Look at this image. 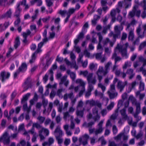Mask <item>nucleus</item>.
Masks as SVG:
<instances>
[{
	"instance_id": "1",
	"label": "nucleus",
	"mask_w": 146,
	"mask_h": 146,
	"mask_svg": "<svg viewBox=\"0 0 146 146\" xmlns=\"http://www.w3.org/2000/svg\"><path fill=\"white\" fill-rule=\"evenodd\" d=\"M119 28L117 26H115L114 27L115 33H114L113 32H111L109 34L110 37L113 36V40L115 42L116 39L120 38V36L121 32L119 30Z\"/></svg>"
},
{
	"instance_id": "2",
	"label": "nucleus",
	"mask_w": 146,
	"mask_h": 146,
	"mask_svg": "<svg viewBox=\"0 0 146 146\" xmlns=\"http://www.w3.org/2000/svg\"><path fill=\"white\" fill-rule=\"evenodd\" d=\"M32 80L30 77H28L23 84V87L25 89L23 91L25 92L29 88H31L32 86Z\"/></svg>"
},
{
	"instance_id": "3",
	"label": "nucleus",
	"mask_w": 146,
	"mask_h": 146,
	"mask_svg": "<svg viewBox=\"0 0 146 146\" xmlns=\"http://www.w3.org/2000/svg\"><path fill=\"white\" fill-rule=\"evenodd\" d=\"M76 83L80 84V87H81V90L80 91L79 93V97H80L85 91V84L84 82L80 79H77L76 80Z\"/></svg>"
},
{
	"instance_id": "4",
	"label": "nucleus",
	"mask_w": 146,
	"mask_h": 146,
	"mask_svg": "<svg viewBox=\"0 0 146 146\" xmlns=\"http://www.w3.org/2000/svg\"><path fill=\"white\" fill-rule=\"evenodd\" d=\"M116 48L117 49L119 52L121 53V56L123 57H125L126 58H128L126 47L122 48V46L118 45L116 47Z\"/></svg>"
},
{
	"instance_id": "5",
	"label": "nucleus",
	"mask_w": 146,
	"mask_h": 146,
	"mask_svg": "<svg viewBox=\"0 0 146 146\" xmlns=\"http://www.w3.org/2000/svg\"><path fill=\"white\" fill-rule=\"evenodd\" d=\"M0 77L1 78V81L3 82L5 81L8 79L10 76V73L9 72H7L5 71L1 72L0 74Z\"/></svg>"
},
{
	"instance_id": "6",
	"label": "nucleus",
	"mask_w": 146,
	"mask_h": 146,
	"mask_svg": "<svg viewBox=\"0 0 146 146\" xmlns=\"http://www.w3.org/2000/svg\"><path fill=\"white\" fill-rule=\"evenodd\" d=\"M89 138V136L88 135L85 134L82 137L79 138V141L80 143H81L83 140V141L82 142V143L83 145L85 146L88 144V141Z\"/></svg>"
},
{
	"instance_id": "7",
	"label": "nucleus",
	"mask_w": 146,
	"mask_h": 146,
	"mask_svg": "<svg viewBox=\"0 0 146 146\" xmlns=\"http://www.w3.org/2000/svg\"><path fill=\"white\" fill-rule=\"evenodd\" d=\"M54 133L56 137H62L63 135L62 131L60 129V127L59 125L57 126Z\"/></svg>"
},
{
	"instance_id": "8",
	"label": "nucleus",
	"mask_w": 146,
	"mask_h": 146,
	"mask_svg": "<svg viewBox=\"0 0 146 146\" xmlns=\"http://www.w3.org/2000/svg\"><path fill=\"white\" fill-rule=\"evenodd\" d=\"M127 81L123 82L121 81H119L118 82L117 87L119 90L120 92H121L123 90L125 86L127 85Z\"/></svg>"
},
{
	"instance_id": "9",
	"label": "nucleus",
	"mask_w": 146,
	"mask_h": 146,
	"mask_svg": "<svg viewBox=\"0 0 146 146\" xmlns=\"http://www.w3.org/2000/svg\"><path fill=\"white\" fill-rule=\"evenodd\" d=\"M15 0H10L8 2L7 0H0V5L5 6L7 5H9L13 4Z\"/></svg>"
},
{
	"instance_id": "10",
	"label": "nucleus",
	"mask_w": 146,
	"mask_h": 146,
	"mask_svg": "<svg viewBox=\"0 0 146 146\" xmlns=\"http://www.w3.org/2000/svg\"><path fill=\"white\" fill-rule=\"evenodd\" d=\"M135 105L136 107L135 112L133 114V116L135 118H137L138 115L141 112L140 105L139 103L136 102Z\"/></svg>"
},
{
	"instance_id": "11",
	"label": "nucleus",
	"mask_w": 146,
	"mask_h": 146,
	"mask_svg": "<svg viewBox=\"0 0 146 146\" xmlns=\"http://www.w3.org/2000/svg\"><path fill=\"white\" fill-rule=\"evenodd\" d=\"M12 12L11 9H9L5 13H4L0 17L1 19H3L5 18H10L11 17Z\"/></svg>"
},
{
	"instance_id": "12",
	"label": "nucleus",
	"mask_w": 146,
	"mask_h": 146,
	"mask_svg": "<svg viewBox=\"0 0 146 146\" xmlns=\"http://www.w3.org/2000/svg\"><path fill=\"white\" fill-rule=\"evenodd\" d=\"M20 4H17V7L15 12V16L17 17H19L20 13L22 9L20 7Z\"/></svg>"
},
{
	"instance_id": "13",
	"label": "nucleus",
	"mask_w": 146,
	"mask_h": 146,
	"mask_svg": "<svg viewBox=\"0 0 146 146\" xmlns=\"http://www.w3.org/2000/svg\"><path fill=\"white\" fill-rule=\"evenodd\" d=\"M126 109L125 108H123L120 111L122 119L125 120H126L128 118V116L126 113Z\"/></svg>"
},
{
	"instance_id": "14",
	"label": "nucleus",
	"mask_w": 146,
	"mask_h": 146,
	"mask_svg": "<svg viewBox=\"0 0 146 146\" xmlns=\"http://www.w3.org/2000/svg\"><path fill=\"white\" fill-rule=\"evenodd\" d=\"M27 68V66L26 63H23L21 66L19 67L18 70L20 72H24L26 70Z\"/></svg>"
},
{
	"instance_id": "15",
	"label": "nucleus",
	"mask_w": 146,
	"mask_h": 146,
	"mask_svg": "<svg viewBox=\"0 0 146 146\" xmlns=\"http://www.w3.org/2000/svg\"><path fill=\"white\" fill-rule=\"evenodd\" d=\"M133 70L131 68H130L127 70L126 73L130 75L129 77V79H132L135 76V74L133 73Z\"/></svg>"
},
{
	"instance_id": "16",
	"label": "nucleus",
	"mask_w": 146,
	"mask_h": 146,
	"mask_svg": "<svg viewBox=\"0 0 146 146\" xmlns=\"http://www.w3.org/2000/svg\"><path fill=\"white\" fill-rule=\"evenodd\" d=\"M30 95L31 94L30 93H27L23 96L21 101V104H23L24 103L27 102V101Z\"/></svg>"
},
{
	"instance_id": "17",
	"label": "nucleus",
	"mask_w": 146,
	"mask_h": 146,
	"mask_svg": "<svg viewBox=\"0 0 146 146\" xmlns=\"http://www.w3.org/2000/svg\"><path fill=\"white\" fill-rule=\"evenodd\" d=\"M116 10L115 9L112 10L110 12V15L112 17L111 21L113 22H114L116 20Z\"/></svg>"
},
{
	"instance_id": "18",
	"label": "nucleus",
	"mask_w": 146,
	"mask_h": 146,
	"mask_svg": "<svg viewBox=\"0 0 146 146\" xmlns=\"http://www.w3.org/2000/svg\"><path fill=\"white\" fill-rule=\"evenodd\" d=\"M38 99V96L36 93H34V96L33 98L30 101V104L31 105H33L34 104L35 102H36Z\"/></svg>"
},
{
	"instance_id": "19",
	"label": "nucleus",
	"mask_w": 146,
	"mask_h": 146,
	"mask_svg": "<svg viewBox=\"0 0 146 146\" xmlns=\"http://www.w3.org/2000/svg\"><path fill=\"white\" fill-rule=\"evenodd\" d=\"M66 73L70 75V77L73 81H74L76 78V74L72 72H71L70 70H67L66 71Z\"/></svg>"
},
{
	"instance_id": "20",
	"label": "nucleus",
	"mask_w": 146,
	"mask_h": 146,
	"mask_svg": "<svg viewBox=\"0 0 146 146\" xmlns=\"http://www.w3.org/2000/svg\"><path fill=\"white\" fill-rule=\"evenodd\" d=\"M39 52H37L36 50L32 54V58L31 59L29 60V62L30 63H33L35 60V59L36 56V55Z\"/></svg>"
},
{
	"instance_id": "21",
	"label": "nucleus",
	"mask_w": 146,
	"mask_h": 146,
	"mask_svg": "<svg viewBox=\"0 0 146 146\" xmlns=\"http://www.w3.org/2000/svg\"><path fill=\"white\" fill-rule=\"evenodd\" d=\"M108 94L110 99H114L117 95V93L116 92H111L110 91L108 92Z\"/></svg>"
},
{
	"instance_id": "22",
	"label": "nucleus",
	"mask_w": 146,
	"mask_h": 146,
	"mask_svg": "<svg viewBox=\"0 0 146 146\" xmlns=\"http://www.w3.org/2000/svg\"><path fill=\"white\" fill-rule=\"evenodd\" d=\"M111 64V62L109 61L108 62L105 66V69L104 73V75L106 74L108 72V71L109 70L110 66Z\"/></svg>"
},
{
	"instance_id": "23",
	"label": "nucleus",
	"mask_w": 146,
	"mask_h": 146,
	"mask_svg": "<svg viewBox=\"0 0 146 146\" xmlns=\"http://www.w3.org/2000/svg\"><path fill=\"white\" fill-rule=\"evenodd\" d=\"M20 42L19 40V38L17 37L15 39V42L14 47L15 49H16L20 45Z\"/></svg>"
},
{
	"instance_id": "24",
	"label": "nucleus",
	"mask_w": 146,
	"mask_h": 146,
	"mask_svg": "<svg viewBox=\"0 0 146 146\" xmlns=\"http://www.w3.org/2000/svg\"><path fill=\"white\" fill-rule=\"evenodd\" d=\"M134 38V35L133 31L131 29L129 33L128 38L129 40L133 41Z\"/></svg>"
},
{
	"instance_id": "25",
	"label": "nucleus",
	"mask_w": 146,
	"mask_h": 146,
	"mask_svg": "<svg viewBox=\"0 0 146 146\" xmlns=\"http://www.w3.org/2000/svg\"><path fill=\"white\" fill-rule=\"evenodd\" d=\"M139 61L143 63V67L146 65V59L144 58L142 56H141L139 58Z\"/></svg>"
},
{
	"instance_id": "26",
	"label": "nucleus",
	"mask_w": 146,
	"mask_h": 146,
	"mask_svg": "<svg viewBox=\"0 0 146 146\" xmlns=\"http://www.w3.org/2000/svg\"><path fill=\"white\" fill-rule=\"evenodd\" d=\"M136 11V6H134L133 7V9L132 11H130L129 13V16L131 17H134L135 15V13Z\"/></svg>"
},
{
	"instance_id": "27",
	"label": "nucleus",
	"mask_w": 146,
	"mask_h": 146,
	"mask_svg": "<svg viewBox=\"0 0 146 146\" xmlns=\"http://www.w3.org/2000/svg\"><path fill=\"white\" fill-rule=\"evenodd\" d=\"M44 44V43L42 42H41L39 43L38 45V48L36 50L37 52H40L42 51V50L41 49V48L42 46Z\"/></svg>"
},
{
	"instance_id": "28",
	"label": "nucleus",
	"mask_w": 146,
	"mask_h": 146,
	"mask_svg": "<svg viewBox=\"0 0 146 146\" xmlns=\"http://www.w3.org/2000/svg\"><path fill=\"white\" fill-rule=\"evenodd\" d=\"M131 0H124V2L126 6L125 7V9H127L130 7L131 5V3L130 2Z\"/></svg>"
},
{
	"instance_id": "29",
	"label": "nucleus",
	"mask_w": 146,
	"mask_h": 146,
	"mask_svg": "<svg viewBox=\"0 0 146 146\" xmlns=\"http://www.w3.org/2000/svg\"><path fill=\"white\" fill-rule=\"evenodd\" d=\"M110 27L111 25L110 24H108L107 25H105V26H104V29L102 31V33L105 34H106L107 31L110 29Z\"/></svg>"
},
{
	"instance_id": "30",
	"label": "nucleus",
	"mask_w": 146,
	"mask_h": 146,
	"mask_svg": "<svg viewBox=\"0 0 146 146\" xmlns=\"http://www.w3.org/2000/svg\"><path fill=\"white\" fill-rule=\"evenodd\" d=\"M76 114L77 116L80 117H82L84 115V111L77 110L76 111Z\"/></svg>"
},
{
	"instance_id": "31",
	"label": "nucleus",
	"mask_w": 146,
	"mask_h": 146,
	"mask_svg": "<svg viewBox=\"0 0 146 146\" xmlns=\"http://www.w3.org/2000/svg\"><path fill=\"white\" fill-rule=\"evenodd\" d=\"M123 105V101L122 100H119L117 104V109L115 110V112L116 113H117L118 112V110L120 108V107Z\"/></svg>"
},
{
	"instance_id": "32",
	"label": "nucleus",
	"mask_w": 146,
	"mask_h": 146,
	"mask_svg": "<svg viewBox=\"0 0 146 146\" xmlns=\"http://www.w3.org/2000/svg\"><path fill=\"white\" fill-rule=\"evenodd\" d=\"M121 144V143L116 144L114 141H109L108 146H119Z\"/></svg>"
},
{
	"instance_id": "33",
	"label": "nucleus",
	"mask_w": 146,
	"mask_h": 146,
	"mask_svg": "<svg viewBox=\"0 0 146 146\" xmlns=\"http://www.w3.org/2000/svg\"><path fill=\"white\" fill-rule=\"evenodd\" d=\"M54 58V57H52L49 59H47L46 61V65L48 66L49 65Z\"/></svg>"
},
{
	"instance_id": "34",
	"label": "nucleus",
	"mask_w": 146,
	"mask_h": 146,
	"mask_svg": "<svg viewBox=\"0 0 146 146\" xmlns=\"http://www.w3.org/2000/svg\"><path fill=\"white\" fill-rule=\"evenodd\" d=\"M146 46V41H145L141 43L139 47V50H140Z\"/></svg>"
},
{
	"instance_id": "35",
	"label": "nucleus",
	"mask_w": 146,
	"mask_h": 146,
	"mask_svg": "<svg viewBox=\"0 0 146 146\" xmlns=\"http://www.w3.org/2000/svg\"><path fill=\"white\" fill-rule=\"evenodd\" d=\"M32 127L34 128L35 127H36L37 129H39L42 128V126L39 124L38 123H33V125Z\"/></svg>"
},
{
	"instance_id": "36",
	"label": "nucleus",
	"mask_w": 146,
	"mask_h": 146,
	"mask_svg": "<svg viewBox=\"0 0 146 146\" xmlns=\"http://www.w3.org/2000/svg\"><path fill=\"white\" fill-rule=\"evenodd\" d=\"M94 94L96 96H99L101 98L103 97V94L100 92H98L97 90L95 91Z\"/></svg>"
},
{
	"instance_id": "37",
	"label": "nucleus",
	"mask_w": 146,
	"mask_h": 146,
	"mask_svg": "<svg viewBox=\"0 0 146 146\" xmlns=\"http://www.w3.org/2000/svg\"><path fill=\"white\" fill-rule=\"evenodd\" d=\"M123 134V133H120L114 137L116 141L120 140Z\"/></svg>"
},
{
	"instance_id": "38",
	"label": "nucleus",
	"mask_w": 146,
	"mask_h": 146,
	"mask_svg": "<svg viewBox=\"0 0 146 146\" xmlns=\"http://www.w3.org/2000/svg\"><path fill=\"white\" fill-rule=\"evenodd\" d=\"M76 10V9H74V8H70L68 11V12L66 14L68 15H70V16L71 15L73 14Z\"/></svg>"
},
{
	"instance_id": "39",
	"label": "nucleus",
	"mask_w": 146,
	"mask_h": 146,
	"mask_svg": "<svg viewBox=\"0 0 146 146\" xmlns=\"http://www.w3.org/2000/svg\"><path fill=\"white\" fill-rule=\"evenodd\" d=\"M144 84L143 82H140L139 86V89L140 91L143 90L144 89Z\"/></svg>"
},
{
	"instance_id": "40",
	"label": "nucleus",
	"mask_w": 146,
	"mask_h": 146,
	"mask_svg": "<svg viewBox=\"0 0 146 146\" xmlns=\"http://www.w3.org/2000/svg\"><path fill=\"white\" fill-rule=\"evenodd\" d=\"M56 94V93L55 91L52 90L51 91L50 95V97L51 99H53L55 96Z\"/></svg>"
},
{
	"instance_id": "41",
	"label": "nucleus",
	"mask_w": 146,
	"mask_h": 146,
	"mask_svg": "<svg viewBox=\"0 0 146 146\" xmlns=\"http://www.w3.org/2000/svg\"><path fill=\"white\" fill-rule=\"evenodd\" d=\"M37 119L41 123H43L45 119V118L44 117L41 116H38Z\"/></svg>"
},
{
	"instance_id": "42",
	"label": "nucleus",
	"mask_w": 146,
	"mask_h": 146,
	"mask_svg": "<svg viewBox=\"0 0 146 146\" xmlns=\"http://www.w3.org/2000/svg\"><path fill=\"white\" fill-rule=\"evenodd\" d=\"M139 38H137L133 42V44L134 46L138 45L139 43Z\"/></svg>"
},
{
	"instance_id": "43",
	"label": "nucleus",
	"mask_w": 146,
	"mask_h": 146,
	"mask_svg": "<svg viewBox=\"0 0 146 146\" xmlns=\"http://www.w3.org/2000/svg\"><path fill=\"white\" fill-rule=\"evenodd\" d=\"M8 133L7 132H5L3 135L0 138V141L3 139H6L7 137Z\"/></svg>"
},
{
	"instance_id": "44",
	"label": "nucleus",
	"mask_w": 146,
	"mask_h": 146,
	"mask_svg": "<svg viewBox=\"0 0 146 146\" xmlns=\"http://www.w3.org/2000/svg\"><path fill=\"white\" fill-rule=\"evenodd\" d=\"M135 20H133L130 23H129L127 25V29H129L131 25H134L135 24Z\"/></svg>"
},
{
	"instance_id": "45",
	"label": "nucleus",
	"mask_w": 146,
	"mask_h": 146,
	"mask_svg": "<svg viewBox=\"0 0 146 146\" xmlns=\"http://www.w3.org/2000/svg\"><path fill=\"white\" fill-rule=\"evenodd\" d=\"M67 11L66 10H60L59 12V13L62 16L65 17L64 15L67 13Z\"/></svg>"
},
{
	"instance_id": "46",
	"label": "nucleus",
	"mask_w": 146,
	"mask_h": 146,
	"mask_svg": "<svg viewBox=\"0 0 146 146\" xmlns=\"http://www.w3.org/2000/svg\"><path fill=\"white\" fill-rule=\"evenodd\" d=\"M114 106V103L113 102H111L107 106V108L108 110H111L113 107Z\"/></svg>"
},
{
	"instance_id": "47",
	"label": "nucleus",
	"mask_w": 146,
	"mask_h": 146,
	"mask_svg": "<svg viewBox=\"0 0 146 146\" xmlns=\"http://www.w3.org/2000/svg\"><path fill=\"white\" fill-rule=\"evenodd\" d=\"M125 23L124 21H123L121 23V25L119 26H117L118 27H119V30L121 32V31H122L123 28V25H124Z\"/></svg>"
},
{
	"instance_id": "48",
	"label": "nucleus",
	"mask_w": 146,
	"mask_h": 146,
	"mask_svg": "<svg viewBox=\"0 0 146 146\" xmlns=\"http://www.w3.org/2000/svg\"><path fill=\"white\" fill-rule=\"evenodd\" d=\"M86 103L87 104H89L90 105L92 106H94L95 105V101L93 100H87L86 101Z\"/></svg>"
},
{
	"instance_id": "49",
	"label": "nucleus",
	"mask_w": 146,
	"mask_h": 146,
	"mask_svg": "<svg viewBox=\"0 0 146 146\" xmlns=\"http://www.w3.org/2000/svg\"><path fill=\"white\" fill-rule=\"evenodd\" d=\"M62 137H56V139L58 143V144H61L62 143L63 141V139L61 138Z\"/></svg>"
},
{
	"instance_id": "50",
	"label": "nucleus",
	"mask_w": 146,
	"mask_h": 146,
	"mask_svg": "<svg viewBox=\"0 0 146 146\" xmlns=\"http://www.w3.org/2000/svg\"><path fill=\"white\" fill-rule=\"evenodd\" d=\"M103 131V129L98 128V129L96 130L95 131V135H97L98 134L102 133Z\"/></svg>"
},
{
	"instance_id": "51",
	"label": "nucleus",
	"mask_w": 146,
	"mask_h": 146,
	"mask_svg": "<svg viewBox=\"0 0 146 146\" xmlns=\"http://www.w3.org/2000/svg\"><path fill=\"white\" fill-rule=\"evenodd\" d=\"M47 5L48 7H50L53 5V3L50 0H45Z\"/></svg>"
},
{
	"instance_id": "52",
	"label": "nucleus",
	"mask_w": 146,
	"mask_h": 146,
	"mask_svg": "<svg viewBox=\"0 0 146 146\" xmlns=\"http://www.w3.org/2000/svg\"><path fill=\"white\" fill-rule=\"evenodd\" d=\"M23 105V108L24 111H27L29 112V109L28 108L27 102L24 103Z\"/></svg>"
},
{
	"instance_id": "53",
	"label": "nucleus",
	"mask_w": 146,
	"mask_h": 146,
	"mask_svg": "<svg viewBox=\"0 0 146 146\" xmlns=\"http://www.w3.org/2000/svg\"><path fill=\"white\" fill-rule=\"evenodd\" d=\"M114 72L117 76H119L121 74V69L116 70Z\"/></svg>"
},
{
	"instance_id": "54",
	"label": "nucleus",
	"mask_w": 146,
	"mask_h": 146,
	"mask_svg": "<svg viewBox=\"0 0 146 146\" xmlns=\"http://www.w3.org/2000/svg\"><path fill=\"white\" fill-rule=\"evenodd\" d=\"M102 52L97 53L96 54L95 57L96 59H101L102 57Z\"/></svg>"
},
{
	"instance_id": "55",
	"label": "nucleus",
	"mask_w": 146,
	"mask_h": 146,
	"mask_svg": "<svg viewBox=\"0 0 146 146\" xmlns=\"http://www.w3.org/2000/svg\"><path fill=\"white\" fill-rule=\"evenodd\" d=\"M42 132H43L42 130H41L39 131V136L40 137L41 140H42L44 139L45 138L44 137L42 134Z\"/></svg>"
},
{
	"instance_id": "56",
	"label": "nucleus",
	"mask_w": 146,
	"mask_h": 146,
	"mask_svg": "<svg viewBox=\"0 0 146 146\" xmlns=\"http://www.w3.org/2000/svg\"><path fill=\"white\" fill-rule=\"evenodd\" d=\"M110 42V40L109 38H107L105 40L103 41V43L104 46H106L107 45L108 43Z\"/></svg>"
},
{
	"instance_id": "57",
	"label": "nucleus",
	"mask_w": 146,
	"mask_h": 146,
	"mask_svg": "<svg viewBox=\"0 0 146 146\" xmlns=\"http://www.w3.org/2000/svg\"><path fill=\"white\" fill-rule=\"evenodd\" d=\"M70 117L69 112L68 111L64 113L63 118L64 119H66L67 118Z\"/></svg>"
},
{
	"instance_id": "58",
	"label": "nucleus",
	"mask_w": 146,
	"mask_h": 146,
	"mask_svg": "<svg viewBox=\"0 0 146 146\" xmlns=\"http://www.w3.org/2000/svg\"><path fill=\"white\" fill-rule=\"evenodd\" d=\"M62 91V89H59L57 92L56 95L60 97L62 96L61 92Z\"/></svg>"
},
{
	"instance_id": "59",
	"label": "nucleus",
	"mask_w": 146,
	"mask_h": 146,
	"mask_svg": "<svg viewBox=\"0 0 146 146\" xmlns=\"http://www.w3.org/2000/svg\"><path fill=\"white\" fill-rule=\"evenodd\" d=\"M117 129L115 125H113V134H115L117 132Z\"/></svg>"
},
{
	"instance_id": "60",
	"label": "nucleus",
	"mask_w": 146,
	"mask_h": 146,
	"mask_svg": "<svg viewBox=\"0 0 146 146\" xmlns=\"http://www.w3.org/2000/svg\"><path fill=\"white\" fill-rule=\"evenodd\" d=\"M38 135H36V133H35L32 138V141L33 142H34L36 141V138Z\"/></svg>"
},
{
	"instance_id": "61",
	"label": "nucleus",
	"mask_w": 146,
	"mask_h": 146,
	"mask_svg": "<svg viewBox=\"0 0 146 146\" xmlns=\"http://www.w3.org/2000/svg\"><path fill=\"white\" fill-rule=\"evenodd\" d=\"M96 82V80L95 78H94L93 79H92L91 80H90V82H88V83L89 84H95Z\"/></svg>"
},
{
	"instance_id": "62",
	"label": "nucleus",
	"mask_w": 146,
	"mask_h": 146,
	"mask_svg": "<svg viewBox=\"0 0 146 146\" xmlns=\"http://www.w3.org/2000/svg\"><path fill=\"white\" fill-rule=\"evenodd\" d=\"M70 140L69 139H66L64 141V144L66 146L68 145L70 143Z\"/></svg>"
},
{
	"instance_id": "63",
	"label": "nucleus",
	"mask_w": 146,
	"mask_h": 146,
	"mask_svg": "<svg viewBox=\"0 0 146 146\" xmlns=\"http://www.w3.org/2000/svg\"><path fill=\"white\" fill-rule=\"evenodd\" d=\"M41 130H42L43 132L44 133L46 134V136H48L49 134V132L48 130L46 129H44L42 128Z\"/></svg>"
},
{
	"instance_id": "64",
	"label": "nucleus",
	"mask_w": 146,
	"mask_h": 146,
	"mask_svg": "<svg viewBox=\"0 0 146 146\" xmlns=\"http://www.w3.org/2000/svg\"><path fill=\"white\" fill-rule=\"evenodd\" d=\"M36 46L35 44H32L30 46L31 49L33 51L35 50L36 48Z\"/></svg>"
}]
</instances>
